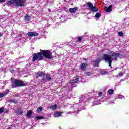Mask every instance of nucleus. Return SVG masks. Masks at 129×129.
I'll return each instance as SVG.
<instances>
[{
	"label": "nucleus",
	"mask_w": 129,
	"mask_h": 129,
	"mask_svg": "<svg viewBox=\"0 0 129 129\" xmlns=\"http://www.w3.org/2000/svg\"><path fill=\"white\" fill-rule=\"evenodd\" d=\"M107 53L108 54L104 53L103 54V57L105 61H108V63L110 67H111V63H112V61H114V60H116L117 58H120V59L122 58V55L119 53L112 51H108V52Z\"/></svg>",
	"instance_id": "nucleus-1"
},
{
	"label": "nucleus",
	"mask_w": 129,
	"mask_h": 129,
	"mask_svg": "<svg viewBox=\"0 0 129 129\" xmlns=\"http://www.w3.org/2000/svg\"><path fill=\"white\" fill-rule=\"evenodd\" d=\"M43 55L46 59H52L53 55L49 50H42L41 52L35 53L33 55L32 61L35 62L36 60H43Z\"/></svg>",
	"instance_id": "nucleus-2"
},
{
	"label": "nucleus",
	"mask_w": 129,
	"mask_h": 129,
	"mask_svg": "<svg viewBox=\"0 0 129 129\" xmlns=\"http://www.w3.org/2000/svg\"><path fill=\"white\" fill-rule=\"evenodd\" d=\"M28 83L27 82L19 80H15L12 83V87H18L19 86H25L27 85Z\"/></svg>",
	"instance_id": "nucleus-3"
},
{
	"label": "nucleus",
	"mask_w": 129,
	"mask_h": 129,
	"mask_svg": "<svg viewBox=\"0 0 129 129\" xmlns=\"http://www.w3.org/2000/svg\"><path fill=\"white\" fill-rule=\"evenodd\" d=\"M25 3L26 0H14V5H15L18 8L25 7Z\"/></svg>",
	"instance_id": "nucleus-4"
},
{
	"label": "nucleus",
	"mask_w": 129,
	"mask_h": 129,
	"mask_svg": "<svg viewBox=\"0 0 129 129\" xmlns=\"http://www.w3.org/2000/svg\"><path fill=\"white\" fill-rule=\"evenodd\" d=\"M87 6L89 7V9L92 11V12H98V8H97L95 6H93V5H92V3L88 2L87 3Z\"/></svg>",
	"instance_id": "nucleus-5"
},
{
	"label": "nucleus",
	"mask_w": 129,
	"mask_h": 129,
	"mask_svg": "<svg viewBox=\"0 0 129 129\" xmlns=\"http://www.w3.org/2000/svg\"><path fill=\"white\" fill-rule=\"evenodd\" d=\"M78 80H79V76H76L74 77L72 80H71V84L72 85H73V84H75L76 82H78Z\"/></svg>",
	"instance_id": "nucleus-6"
},
{
	"label": "nucleus",
	"mask_w": 129,
	"mask_h": 129,
	"mask_svg": "<svg viewBox=\"0 0 129 129\" xmlns=\"http://www.w3.org/2000/svg\"><path fill=\"white\" fill-rule=\"evenodd\" d=\"M27 35L28 37H38L39 34L37 32H30L27 33Z\"/></svg>",
	"instance_id": "nucleus-7"
},
{
	"label": "nucleus",
	"mask_w": 129,
	"mask_h": 129,
	"mask_svg": "<svg viewBox=\"0 0 129 129\" xmlns=\"http://www.w3.org/2000/svg\"><path fill=\"white\" fill-rule=\"evenodd\" d=\"M77 10H78V8L75 7L73 8H69V11L70 13H71L72 14H75V13H76V11H77Z\"/></svg>",
	"instance_id": "nucleus-8"
},
{
	"label": "nucleus",
	"mask_w": 129,
	"mask_h": 129,
	"mask_svg": "<svg viewBox=\"0 0 129 129\" xmlns=\"http://www.w3.org/2000/svg\"><path fill=\"white\" fill-rule=\"evenodd\" d=\"M86 102V99H84L83 100L81 101V102H79V103H78L77 104V105H78V106H83L84 105V103H85V102Z\"/></svg>",
	"instance_id": "nucleus-9"
},
{
	"label": "nucleus",
	"mask_w": 129,
	"mask_h": 129,
	"mask_svg": "<svg viewBox=\"0 0 129 129\" xmlns=\"http://www.w3.org/2000/svg\"><path fill=\"white\" fill-rule=\"evenodd\" d=\"M100 59H98L94 61V66L95 67H98L99 66V62H100Z\"/></svg>",
	"instance_id": "nucleus-10"
},
{
	"label": "nucleus",
	"mask_w": 129,
	"mask_h": 129,
	"mask_svg": "<svg viewBox=\"0 0 129 129\" xmlns=\"http://www.w3.org/2000/svg\"><path fill=\"white\" fill-rule=\"evenodd\" d=\"M112 11V5H110L108 8L106 7L105 9V12H109Z\"/></svg>",
	"instance_id": "nucleus-11"
},
{
	"label": "nucleus",
	"mask_w": 129,
	"mask_h": 129,
	"mask_svg": "<svg viewBox=\"0 0 129 129\" xmlns=\"http://www.w3.org/2000/svg\"><path fill=\"white\" fill-rule=\"evenodd\" d=\"M87 64L82 63L81 64L80 69L81 70H85L86 69V66Z\"/></svg>",
	"instance_id": "nucleus-12"
},
{
	"label": "nucleus",
	"mask_w": 129,
	"mask_h": 129,
	"mask_svg": "<svg viewBox=\"0 0 129 129\" xmlns=\"http://www.w3.org/2000/svg\"><path fill=\"white\" fill-rule=\"evenodd\" d=\"M61 113H63L62 112H57L54 114V117H59L60 116H61Z\"/></svg>",
	"instance_id": "nucleus-13"
},
{
	"label": "nucleus",
	"mask_w": 129,
	"mask_h": 129,
	"mask_svg": "<svg viewBox=\"0 0 129 129\" xmlns=\"http://www.w3.org/2000/svg\"><path fill=\"white\" fill-rule=\"evenodd\" d=\"M114 92V90L113 89H109L107 92L108 95H112V94Z\"/></svg>",
	"instance_id": "nucleus-14"
},
{
	"label": "nucleus",
	"mask_w": 129,
	"mask_h": 129,
	"mask_svg": "<svg viewBox=\"0 0 129 129\" xmlns=\"http://www.w3.org/2000/svg\"><path fill=\"white\" fill-rule=\"evenodd\" d=\"M25 20L27 21H30V20H31V17H30V15L26 14L25 16Z\"/></svg>",
	"instance_id": "nucleus-15"
},
{
	"label": "nucleus",
	"mask_w": 129,
	"mask_h": 129,
	"mask_svg": "<svg viewBox=\"0 0 129 129\" xmlns=\"http://www.w3.org/2000/svg\"><path fill=\"white\" fill-rule=\"evenodd\" d=\"M44 118V117L43 116H37L35 117V120H39L40 119H43Z\"/></svg>",
	"instance_id": "nucleus-16"
},
{
	"label": "nucleus",
	"mask_w": 129,
	"mask_h": 129,
	"mask_svg": "<svg viewBox=\"0 0 129 129\" xmlns=\"http://www.w3.org/2000/svg\"><path fill=\"white\" fill-rule=\"evenodd\" d=\"M32 113H33V111L29 110L26 115L27 117H30L32 115Z\"/></svg>",
	"instance_id": "nucleus-17"
},
{
	"label": "nucleus",
	"mask_w": 129,
	"mask_h": 129,
	"mask_svg": "<svg viewBox=\"0 0 129 129\" xmlns=\"http://www.w3.org/2000/svg\"><path fill=\"white\" fill-rule=\"evenodd\" d=\"M95 18H97V19H99L100 17H101V14L99 12H97L96 13L95 15Z\"/></svg>",
	"instance_id": "nucleus-18"
},
{
	"label": "nucleus",
	"mask_w": 129,
	"mask_h": 129,
	"mask_svg": "<svg viewBox=\"0 0 129 129\" xmlns=\"http://www.w3.org/2000/svg\"><path fill=\"white\" fill-rule=\"evenodd\" d=\"M57 105L51 106L50 107V109L51 110H55V109H57Z\"/></svg>",
	"instance_id": "nucleus-19"
},
{
	"label": "nucleus",
	"mask_w": 129,
	"mask_h": 129,
	"mask_svg": "<svg viewBox=\"0 0 129 129\" xmlns=\"http://www.w3.org/2000/svg\"><path fill=\"white\" fill-rule=\"evenodd\" d=\"M7 5H12V4H15V0H10L7 2Z\"/></svg>",
	"instance_id": "nucleus-20"
},
{
	"label": "nucleus",
	"mask_w": 129,
	"mask_h": 129,
	"mask_svg": "<svg viewBox=\"0 0 129 129\" xmlns=\"http://www.w3.org/2000/svg\"><path fill=\"white\" fill-rule=\"evenodd\" d=\"M45 77L47 81H50L51 79H52V77L47 75H45Z\"/></svg>",
	"instance_id": "nucleus-21"
},
{
	"label": "nucleus",
	"mask_w": 129,
	"mask_h": 129,
	"mask_svg": "<svg viewBox=\"0 0 129 129\" xmlns=\"http://www.w3.org/2000/svg\"><path fill=\"white\" fill-rule=\"evenodd\" d=\"M23 112V111L22 109H19L17 111V114H22Z\"/></svg>",
	"instance_id": "nucleus-22"
},
{
	"label": "nucleus",
	"mask_w": 129,
	"mask_h": 129,
	"mask_svg": "<svg viewBox=\"0 0 129 129\" xmlns=\"http://www.w3.org/2000/svg\"><path fill=\"white\" fill-rule=\"evenodd\" d=\"M118 99H122V98H124V96L121 95H118L117 96Z\"/></svg>",
	"instance_id": "nucleus-23"
},
{
	"label": "nucleus",
	"mask_w": 129,
	"mask_h": 129,
	"mask_svg": "<svg viewBox=\"0 0 129 129\" xmlns=\"http://www.w3.org/2000/svg\"><path fill=\"white\" fill-rule=\"evenodd\" d=\"M42 110H43V107H39L38 109H37V111L38 112H41L42 111Z\"/></svg>",
	"instance_id": "nucleus-24"
},
{
	"label": "nucleus",
	"mask_w": 129,
	"mask_h": 129,
	"mask_svg": "<svg viewBox=\"0 0 129 129\" xmlns=\"http://www.w3.org/2000/svg\"><path fill=\"white\" fill-rule=\"evenodd\" d=\"M86 76H91L92 75V74L91 72H88L86 74Z\"/></svg>",
	"instance_id": "nucleus-25"
},
{
	"label": "nucleus",
	"mask_w": 129,
	"mask_h": 129,
	"mask_svg": "<svg viewBox=\"0 0 129 129\" xmlns=\"http://www.w3.org/2000/svg\"><path fill=\"white\" fill-rule=\"evenodd\" d=\"M118 34L119 37H122V36H123V33H122V32H119Z\"/></svg>",
	"instance_id": "nucleus-26"
},
{
	"label": "nucleus",
	"mask_w": 129,
	"mask_h": 129,
	"mask_svg": "<svg viewBox=\"0 0 129 129\" xmlns=\"http://www.w3.org/2000/svg\"><path fill=\"white\" fill-rule=\"evenodd\" d=\"M4 111H5V108L3 107L0 108V113H3Z\"/></svg>",
	"instance_id": "nucleus-27"
},
{
	"label": "nucleus",
	"mask_w": 129,
	"mask_h": 129,
	"mask_svg": "<svg viewBox=\"0 0 129 129\" xmlns=\"http://www.w3.org/2000/svg\"><path fill=\"white\" fill-rule=\"evenodd\" d=\"M37 74L38 76H41L42 75H44V74H43V73H42V72H38L37 73Z\"/></svg>",
	"instance_id": "nucleus-28"
},
{
	"label": "nucleus",
	"mask_w": 129,
	"mask_h": 129,
	"mask_svg": "<svg viewBox=\"0 0 129 129\" xmlns=\"http://www.w3.org/2000/svg\"><path fill=\"white\" fill-rule=\"evenodd\" d=\"M78 42H81L82 41V37H80L78 38Z\"/></svg>",
	"instance_id": "nucleus-29"
},
{
	"label": "nucleus",
	"mask_w": 129,
	"mask_h": 129,
	"mask_svg": "<svg viewBox=\"0 0 129 129\" xmlns=\"http://www.w3.org/2000/svg\"><path fill=\"white\" fill-rule=\"evenodd\" d=\"M4 96H5V94L4 93H0V98L4 97Z\"/></svg>",
	"instance_id": "nucleus-30"
},
{
	"label": "nucleus",
	"mask_w": 129,
	"mask_h": 129,
	"mask_svg": "<svg viewBox=\"0 0 129 129\" xmlns=\"http://www.w3.org/2000/svg\"><path fill=\"white\" fill-rule=\"evenodd\" d=\"M106 100H107V99L106 98V96H104V97L102 98V101H106Z\"/></svg>",
	"instance_id": "nucleus-31"
},
{
	"label": "nucleus",
	"mask_w": 129,
	"mask_h": 129,
	"mask_svg": "<svg viewBox=\"0 0 129 129\" xmlns=\"http://www.w3.org/2000/svg\"><path fill=\"white\" fill-rule=\"evenodd\" d=\"M100 74H106V71H100Z\"/></svg>",
	"instance_id": "nucleus-32"
},
{
	"label": "nucleus",
	"mask_w": 129,
	"mask_h": 129,
	"mask_svg": "<svg viewBox=\"0 0 129 129\" xmlns=\"http://www.w3.org/2000/svg\"><path fill=\"white\" fill-rule=\"evenodd\" d=\"M119 76H120V77H121L122 76H123V73L122 72H120L118 74Z\"/></svg>",
	"instance_id": "nucleus-33"
},
{
	"label": "nucleus",
	"mask_w": 129,
	"mask_h": 129,
	"mask_svg": "<svg viewBox=\"0 0 129 129\" xmlns=\"http://www.w3.org/2000/svg\"><path fill=\"white\" fill-rule=\"evenodd\" d=\"M93 104L94 105H98V103H97V102L96 101H95L93 102Z\"/></svg>",
	"instance_id": "nucleus-34"
},
{
	"label": "nucleus",
	"mask_w": 129,
	"mask_h": 129,
	"mask_svg": "<svg viewBox=\"0 0 129 129\" xmlns=\"http://www.w3.org/2000/svg\"><path fill=\"white\" fill-rule=\"evenodd\" d=\"M102 95V92H100L98 93V96H101Z\"/></svg>",
	"instance_id": "nucleus-35"
},
{
	"label": "nucleus",
	"mask_w": 129,
	"mask_h": 129,
	"mask_svg": "<svg viewBox=\"0 0 129 129\" xmlns=\"http://www.w3.org/2000/svg\"><path fill=\"white\" fill-rule=\"evenodd\" d=\"M5 0H0V3H4Z\"/></svg>",
	"instance_id": "nucleus-36"
},
{
	"label": "nucleus",
	"mask_w": 129,
	"mask_h": 129,
	"mask_svg": "<svg viewBox=\"0 0 129 129\" xmlns=\"http://www.w3.org/2000/svg\"><path fill=\"white\" fill-rule=\"evenodd\" d=\"M11 73H14L15 72V70H11Z\"/></svg>",
	"instance_id": "nucleus-37"
},
{
	"label": "nucleus",
	"mask_w": 129,
	"mask_h": 129,
	"mask_svg": "<svg viewBox=\"0 0 129 129\" xmlns=\"http://www.w3.org/2000/svg\"><path fill=\"white\" fill-rule=\"evenodd\" d=\"M2 36H3V35L2 34V33H0V37H2Z\"/></svg>",
	"instance_id": "nucleus-38"
},
{
	"label": "nucleus",
	"mask_w": 129,
	"mask_h": 129,
	"mask_svg": "<svg viewBox=\"0 0 129 129\" xmlns=\"http://www.w3.org/2000/svg\"><path fill=\"white\" fill-rule=\"evenodd\" d=\"M43 81H46V79H43Z\"/></svg>",
	"instance_id": "nucleus-39"
},
{
	"label": "nucleus",
	"mask_w": 129,
	"mask_h": 129,
	"mask_svg": "<svg viewBox=\"0 0 129 129\" xmlns=\"http://www.w3.org/2000/svg\"><path fill=\"white\" fill-rule=\"evenodd\" d=\"M49 12H50V11H51V9H48Z\"/></svg>",
	"instance_id": "nucleus-40"
}]
</instances>
